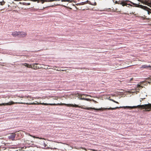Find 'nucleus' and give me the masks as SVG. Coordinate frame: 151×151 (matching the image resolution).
<instances>
[{
    "instance_id": "nucleus-14",
    "label": "nucleus",
    "mask_w": 151,
    "mask_h": 151,
    "mask_svg": "<svg viewBox=\"0 0 151 151\" xmlns=\"http://www.w3.org/2000/svg\"><path fill=\"white\" fill-rule=\"evenodd\" d=\"M137 87L138 88H141L142 87L140 85L138 84L137 85Z\"/></svg>"
},
{
    "instance_id": "nucleus-24",
    "label": "nucleus",
    "mask_w": 151,
    "mask_h": 151,
    "mask_svg": "<svg viewBox=\"0 0 151 151\" xmlns=\"http://www.w3.org/2000/svg\"><path fill=\"white\" fill-rule=\"evenodd\" d=\"M116 10H117V9H116Z\"/></svg>"
},
{
    "instance_id": "nucleus-26",
    "label": "nucleus",
    "mask_w": 151,
    "mask_h": 151,
    "mask_svg": "<svg viewBox=\"0 0 151 151\" xmlns=\"http://www.w3.org/2000/svg\"><path fill=\"white\" fill-rule=\"evenodd\" d=\"M1 150L0 149V151Z\"/></svg>"
},
{
    "instance_id": "nucleus-21",
    "label": "nucleus",
    "mask_w": 151,
    "mask_h": 151,
    "mask_svg": "<svg viewBox=\"0 0 151 151\" xmlns=\"http://www.w3.org/2000/svg\"><path fill=\"white\" fill-rule=\"evenodd\" d=\"M115 3H116V4H117V3H117V1H116V2H115Z\"/></svg>"
},
{
    "instance_id": "nucleus-11",
    "label": "nucleus",
    "mask_w": 151,
    "mask_h": 151,
    "mask_svg": "<svg viewBox=\"0 0 151 151\" xmlns=\"http://www.w3.org/2000/svg\"><path fill=\"white\" fill-rule=\"evenodd\" d=\"M19 4H23L25 5H29L30 4V3H27L25 2H19Z\"/></svg>"
},
{
    "instance_id": "nucleus-4",
    "label": "nucleus",
    "mask_w": 151,
    "mask_h": 151,
    "mask_svg": "<svg viewBox=\"0 0 151 151\" xmlns=\"http://www.w3.org/2000/svg\"><path fill=\"white\" fill-rule=\"evenodd\" d=\"M18 34V36H19V37H25L27 35V33L26 32L23 31H19Z\"/></svg>"
},
{
    "instance_id": "nucleus-6",
    "label": "nucleus",
    "mask_w": 151,
    "mask_h": 151,
    "mask_svg": "<svg viewBox=\"0 0 151 151\" xmlns=\"http://www.w3.org/2000/svg\"><path fill=\"white\" fill-rule=\"evenodd\" d=\"M38 3L41 2L42 4H43L45 2H52L54 1H56L55 0H36Z\"/></svg>"
},
{
    "instance_id": "nucleus-16",
    "label": "nucleus",
    "mask_w": 151,
    "mask_h": 151,
    "mask_svg": "<svg viewBox=\"0 0 151 151\" xmlns=\"http://www.w3.org/2000/svg\"><path fill=\"white\" fill-rule=\"evenodd\" d=\"M80 148H81V149H83V150H85L86 151L87 150L86 149V148H84V147H80Z\"/></svg>"
},
{
    "instance_id": "nucleus-25",
    "label": "nucleus",
    "mask_w": 151,
    "mask_h": 151,
    "mask_svg": "<svg viewBox=\"0 0 151 151\" xmlns=\"http://www.w3.org/2000/svg\"><path fill=\"white\" fill-rule=\"evenodd\" d=\"M76 149H78V148H76Z\"/></svg>"
},
{
    "instance_id": "nucleus-18",
    "label": "nucleus",
    "mask_w": 151,
    "mask_h": 151,
    "mask_svg": "<svg viewBox=\"0 0 151 151\" xmlns=\"http://www.w3.org/2000/svg\"><path fill=\"white\" fill-rule=\"evenodd\" d=\"M51 149H53V150H56V149H57L56 148H51Z\"/></svg>"
},
{
    "instance_id": "nucleus-13",
    "label": "nucleus",
    "mask_w": 151,
    "mask_h": 151,
    "mask_svg": "<svg viewBox=\"0 0 151 151\" xmlns=\"http://www.w3.org/2000/svg\"><path fill=\"white\" fill-rule=\"evenodd\" d=\"M29 135L30 136H31V137H33L35 138H39V139H40V138H39V137H35V136H32V135H30V134H29Z\"/></svg>"
},
{
    "instance_id": "nucleus-9",
    "label": "nucleus",
    "mask_w": 151,
    "mask_h": 151,
    "mask_svg": "<svg viewBox=\"0 0 151 151\" xmlns=\"http://www.w3.org/2000/svg\"><path fill=\"white\" fill-rule=\"evenodd\" d=\"M22 65L27 68H31L32 69V65H29L26 63H23Z\"/></svg>"
},
{
    "instance_id": "nucleus-7",
    "label": "nucleus",
    "mask_w": 151,
    "mask_h": 151,
    "mask_svg": "<svg viewBox=\"0 0 151 151\" xmlns=\"http://www.w3.org/2000/svg\"><path fill=\"white\" fill-rule=\"evenodd\" d=\"M18 133L15 134V133H12L9 136V138L10 139L13 140H14V138L15 137L16 135L17 134L18 135Z\"/></svg>"
},
{
    "instance_id": "nucleus-10",
    "label": "nucleus",
    "mask_w": 151,
    "mask_h": 151,
    "mask_svg": "<svg viewBox=\"0 0 151 151\" xmlns=\"http://www.w3.org/2000/svg\"><path fill=\"white\" fill-rule=\"evenodd\" d=\"M38 64V63H34L32 64V69L34 70H36L37 68V66H36V65Z\"/></svg>"
},
{
    "instance_id": "nucleus-12",
    "label": "nucleus",
    "mask_w": 151,
    "mask_h": 151,
    "mask_svg": "<svg viewBox=\"0 0 151 151\" xmlns=\"http://www.w3.org/2000/svg\"><path fill=\"white\" fill-rule=\"evenodd\" d=\"M6 2L3 0L2 1H0V5L1 6H3L5 4Z\"/></svg>"
},
{
    "instance_id": "nucleus-2",
    "label": "nucleus",
    "mask_w": 151,
    "mask_h": 151,
    "mask_svg": "<svg viewBox=\"0 0 151 151\" xmlns=\"http://www.w3.org/2000/svg\"><path fill=\"white\" fill-rule=\"evenodd\" d=\"M129 2L130 3L134 5L135 7L140 8L142 9L145 10L147 11V13L148 14H150V13L151 14V9H149V8L146 6H143L141 5L138 4L134 3L130 1H122L120 4H122V6H127V5H129L131 6H132V5L130 4H127V3Z\"/></svg>"
},
{
    "instance_id": "nucleus-19",
    "label": "nucleus",
    "mask_w": 151,
    "mask_h": 151,
    "mask_svg": "<svg viewBox=\"0 0 151 151\" xmlns=\"http://www.w3.org/2000/svg\"><path fill=\"white\" fill-rule=\"evenodd\" d=\"M22 0H14V1H22Z\"/></svg>"
},
{
    "instance_id": "nucleus-22",
    "label": "nucleus",
    "mask_w": 151,
    "mask_h": 151,
    "mask_svg": "<svg viewBox=\"0 0 151 151\" xmlns=\"http://www.w3.org/2000/svg\"><path fill=\"white\" fill-rule=\"evenodd\" d=\"M147 19H149V18H147Z\"/></svg>"
},
{
    "instance_id": "nucleus-3",
    "label": "nucleus",
    "mask_w": 151,
    "mask_h": 151,
    "mask_svg": "<svg viewBox=\"0 0 151 151\" xmlns=\"http://www.w3.org/2000/svg\"><path fill=\"white\" fill-rule=\"evenodd\" d=\"M76 95H78L77 96L80 100H85L87 101L89 100V99H88L85 98H82V97L83 96L85 95L84 94H79V93H78L76 94Z\"/></svg>"
},
{
    "instance_id": "nucleus-17",
    "label": "nucleus",
    "mask_w": 151,
    "mask_h": 151,
    "mask_svg": "<svg viewBox=\"0 0 151 151\" xmlns=\"http://www.w3.org/2000/svg\"><path fill=\"white\" fill-rule=\"evenodd\" d=\"M112 101H113L114 102L116 103V104H119V103L116 101H115L114 100H112Z\"/></svg>"
},
{
    "instance_id": "nucleus-5",
    "label": "nucleus",
    "mask_w": 151,
    "mask_h": 151,
    "mask_svg": "<svg viewBox=\"0 0 151 151\" xmlns=\"http://www.w3.org/2000/svg\"><path fill=\"white\" fill-rule=\"evenodd\" d=\"M41 143L42 144H41V145L40 146V147L41 148L44 149H47L49 148V147L47 146L46 144L45 143L44 141H41Z\"/></svg>"
},
{
    "instance_id": "nucleus-1",
    "label": "nucleus",
    "mask_w": 151,
    "mask_h": 151,
    "mask_svg": "<svg viewBox=\"0 0 151 151\" xmlns=\"http://www.w3.org/2000/svg\"><path fill=\"white\" fill-rule=\"evenodd\" d=\"M24 99L23 101L22 102H14L13 101H11L7 103H2L1 104H0V105H11L14 104H29V105H32V104H42V105H50L51 106H56L58 105H65L66 106L68 107H78L79 108H81L82 109H86V108H84L83 107V106H79L78 105L74 104H47V103H32L30 101L31 100H33L31 98V97L30 96H28L27 97H24Z\"/></svg>"
},
{
    "instance_id": "nucleus-23",
    "label": "nucleus",
    "mask_w": 151,
    "mask_h": 151,
    "mask_svg": "<svg viewBox=\"0 0 151 151\" xmlns=\"http://www.w3.org/2000/svg\"><path fill=\"white\" fill-rule=\"evenodd\" d=\"M82 98H84V97L83 96L82 97Z\"/></svg>"
},
{
    "instance_id": "nucleus-8",
    "label": "nucleus",
    "mask_w": 151,
    "mask_h": 151,
    "mask_svg": "<svg viewBox=\"0 0 151 151\" xmlns=\"http://www.w3.org/2000/svg\"><path fill=\"white\" fill-rule=\"evenodd\" d=\"M19 31L17 32L16 31H14L12 33V35L14 37H15L16 36H18L19 35Z\"/></svg>"
},
{
    "instance_id": "nucleus-20",
    "label": "nucleus",
    "mask_w": 151,
    "mask_h": 151,
    "mask_svg": "<svg viewBox=\"0 0 151 151\" xmlns=\"http://www.w3.org/2000/svg\"><path fill=\"white\" fill-rule=\"evenodd\" d=\"M93 101H94V102H95V103H97V102L96 101H94V100H93Z\"/></svg>"
},
{
    "instance_id": "nucleus-15",
    "label": "nucleus",
    "mask_w": 151,
    "mask_h": 151,
    "mask_svg": "<svg viewBox=\"0 0 151 151\" xmlns=\"http://www.w3.org/2000/svg\"><path fill=\"white\" fill-rule=\"evenodd\" d=\"M69 1L68 0H61L62 2H67L68 1Z\"/></svg>"
}]
</instances>
